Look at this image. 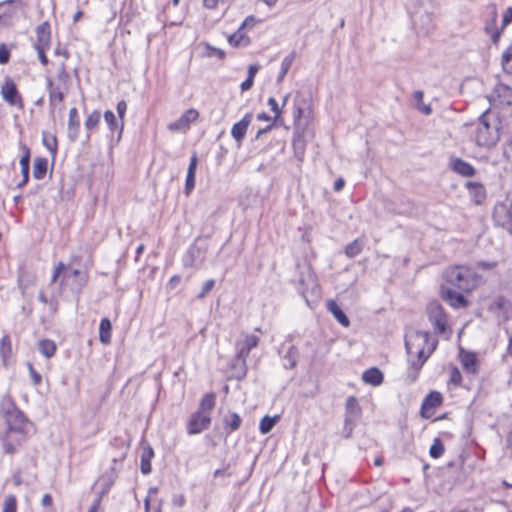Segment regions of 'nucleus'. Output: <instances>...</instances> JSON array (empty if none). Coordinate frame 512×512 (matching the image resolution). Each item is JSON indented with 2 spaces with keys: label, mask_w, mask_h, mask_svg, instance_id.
<instances>
[{
  "label": "nucleus",
  "mask_w": 512,
  "mask_h": 512,
  "mask_svg": "<svg viewBox=\"0 0 512 512\" xmlns=\"http://www.w3.org/2000/svg\"><path fill=\"white\" fill-rule=\"evenodd\" d=\"M437 346V340L427 331H411L406 334L405 348L408 356L409 368L407 379L410 383L417 380L419 373Z\"/></svg>",
  "instance_id": "f257e3e1"
},
{
  "label": "nucleus",
  "mask_w": 512,
  "mask_h": 512,
  "mask_svg": "<svg viewBox=\"0 0 512 512\" xmlns=\"http://www.w3.org/2000/svg\"><path fill=\"white\" fill-rule=\"evenodd\" d=\"M445 286L455 288L461 292H469L478 285V275L469 267L454 266L444 273Z\"/></svg>",
  "instance_id": "f03ea898"
},
{
  "label": "nucleus",
  "mask_w": 512,
  "mask_h": 512,
  "mask_svg": "<svg viewBox=\"0 0 512 512\" xmlns=\"http://www.w3.org/2000/svg\"><path fill=\"white\" fill-rule=\"evenodd\" d=\"M293 121L295 128H308L313 124V99L310 91H297L293 100Z\"/></svg>",
  "instance_id": "7ed1b4c3"
},
{
  "label": "nucleus",
  "mask_w": 512,
  "mask_h": 512,
  "mask_svg": "<svg viewBox=\"0 0 512 512\" xmlns=\"http://www.w3.org/2000/svg\"><path fill=\"white\" fill-rule=\"evenodd\" d=\"M428 319L434 327L436 334H442L446 331L447 317L443 307L438 302H431L427 306Z\"/></svg>",
  "instance_id": "20e7f679"
},
{
  "label": "nucleus",
  "mask_w": 512,
  "mask_h": 512,
  "mask_svg": "<svg viewBox=\"0 0 512 512\" xmlns=\"http://www.w3.org/2000/svg\"><path fill=\"white\" fill-rule=\"evenodd\" d=\"M88 275L86 272L73 269L66 272L61 280L62 287H68L73 293L79 294L86 285Z\"/></svg>",
  "instance_id": "39448f33"
},
{
  "label": "nucleus",
  "mask_w": 512,
  "mask_h": 512,
  "mask_svg": "<svg viewBox=\"0 0 512 512\" xmlns=\"http://www.w3.org/2000/svg\"><path fill=\"white\" fill-rule=\"evenodd\" d=\"M489 102L495 106L512 105V88L503 83H498L489 97Z\"/></svg>",
  "instance_id": "423d86ee"
},
{
  "label": "nucleus",
  "mask_w": 512,
  "mask_h": 512,
  "mask_svg": "<svg viewBox=\"0 0 512 512\" xmlns=\"http://www.w3.org/2000/svg\"><path fill=\"white\" fill-rule=\"evenodd\" d=\"M211 423L210 413L196 411L190 417L187 425V432L190 435L199 434L206 430Z\"/></svg>",
  "instance_id": "0eeeda50"
},
{
  "label": "nucleus",
  "mask_w": 512,
  "mask_h": 512,
  "mask_svg": "<svg viewBox=\"0 0 512 512\" xmlns=\"http://www.w3.org/2000/svg\"><path fill=\"white\" fill-rule=\"evenodd\" d=\"M259 343V337L253 334H242V339H240L237 344V359L242 361L245 364L246 359L250 353V351L257 347Z\"/></svg>",
  "instance_id": "6e6552de"
},
{
  "label": "nucleus",
  "mask_w": 512,
  "mask_h": 512,
  "mask_svg": "<svg viewBox=\"0 0 512 512\" xmlns=\"http://www.w3.org/2000/svg\"><path fill=\"white\" fill-rule=\"evenodd\" d=\"M49 90V106L54 112L56 109H60L64 99V92L67 90L66 86L57 85L51 79L47 81Z\"/></svg>",
  "instance_id": "1a4fd4ad"
},
{
  "label": "nucleus",
  "mask_w": 512,
  "mask_h": 512,
  "mask_svg": "<svg viewBox=\"0 0 512 512\" xmlns=\"http://www.w3.org/2000/svg\"><path fill=\"white\" fill-rule=\"evenodd\" d=\"M503 137L500 130H477L475 141L478 146L490 148Z\"/></svg>",
  "instance_id": "9d476101"
},
{
  "label": "nucleus",
  "mask_w": 512,
  "mask_h": 512,
  "mask_svg": "<svg viewBox=\"0 0 512 512\" xmlns=\"http://www.w3.org/2000/svg\"><path fill=\"white\" fill-rule=\"evenodd\" d=\"M1 94L3 99L10 105L21 103V97L17 90L16 84L9 77L5 78L4 83L1 86Z\"/></svg>",
  "instance_id": "9b49d317"
},
{
  "label": "nucleus",
  "mask_w": 512,
  "mask_h": 512,
  "mask_svg": "<svg viewBox=\"0 0 512 512\" xmlns=\"http://www.w3.org/2000/svg\"><path fill=\"white\" fill-rule=\"evenodd\" d=\"M456 290L455 288L443 285L441 289L442 298L454 308L466 307L467 300L462 293Z\"/></svg>",
  "instance_id": "f8f14e48"
},
{
  "label": "nucleus",
  "mask_w": 512,
  "mask_h": 512,
  "mask_svg": "<svg viewBox=\"0 0 512 512\" xmlns=\"http://www.w3.org/2000/svg\"><path fill=\"white\" fill-rule=\"evenodd\" d=\"M484 30L490 36L492 43L497 45L503 29L497 28V10L494 5L491 6V18L486 22Z\"/></svg>",
  "instance_id": "ddd939ff"
},
{
  "label": "nucleus",
  "mask_w": 512,
  "mask_h": 512,
  "mask_svg": "<svg viewBox=\"0 0 512 512\" xmlns=\"http://www.w3.org/2000/svg\"><path fill=\"white\" fill-rule=\"evenodd\" d=\"M449 166L455 173L464 177H472L476 172L475 168L470 163L460 158H451Z\"/></svg>",
  "instance_id": "4468645a"
},
{
  "label": "nucleus",
  "mask_w": 512,
  "mask_h": 512,
  "mask_svg": "<svg viewBox=\"0 0 512 512\" xmlns=\"http://www.w3.org/2000/svg\"><path fill=\"white\" fill-rule=\"evenodd\" d=\"M6 421L10 430H21L26 422L25 415L17 408H13L6 414Z\"/></svg>",
  "instance_id": "2eb2a0df"
},
{
  "label": "nucleus",
  "mask_w": 512,
  "mask_h": 512,
  "mask_svg": "<svg viewBox=\"0 0 512 512\" xmlns=\"http://www.w3.org/2000/svg\"><path fill=\"white\" fill-rule=\"evenodd\" d=\"M37 41L35 47H47L50 46L51 32L50 25L48 22H43L36 28Z\"/></svg>",
  "instance_id": "dca6fc26"
},
{
  "label": "nucleus",
  "mask_w": 512,
  "mask_h": 512,
  "mask_svg": "<svg viewBox=\"0 0 512 512\" xmlns=\"http://www.w3.org/2000/svg\"><path fill=\"white\" fill-rule=\"evenodd\" d=\"M465 186L469 192L470 197L477 205L484 202L486 199V190L481 183L467 182Z\"/></svg>",
  "instance_id": "f3484780"
},
{
  "label": "nucleus",
  "mask_w": 512,
  "mask_h": 512,
  "mask_svg": "<svg viewBox=\"0 0 512 512\" xmlns=\"http://www.w3.org/2000/svg\"><path fill=\"white\" fill-rule=\"evenodd\" d=\"M204 258H205V251L201 247H199L197 245H193L188 250V252L184 258V263L186 266L187 265L197 266L204 261Z\"/></svg>",
  "instance_id": "a211bd4d"
},
{
  "label": "nucleus",
  "mask_w": 512,
  "mask_h": 512,
  "mask_svg": "<svg viewBox=\"0 0 512 512\" xmlns=\"http://www.w3.org/2000/svg\"><path fill=\"white\" fill-rule=\"evenodd\" d=\"M198 117L199 113L197 110L193 108L188 109L176 122L171 123L168 128H187L189 125L195 123Z\"/></svg>",
  "instance_id": "6ab92c4d"
},
{
  "label": "nucleus",
  "mask_w": 512,
  "mask_h": 512,
  "mask_svg": "<svg viewBox=\"0 0 512 512\" xmlns=\"http://www.w3.org/2000/svg\"><path fill=\"white\" fill-rule=\"evenodd\" d=\"M198 164V158L196 154H193L187 170L186 181H185V193L189 195L195 187V174Z\"/></svg>",
  "instance_id": "aec40b11"
},
{
  "label": "nucleus",
  "mask_w": 512,
  "mask_h": 512,
  "mask_svg": "<svg viewBox=\"0 0 512 512\" xmlns=\"http://www.w3.org/2000/svg\"><path fill=\"white\" fill-rule=\"evenodd\" d=\"M306 141L304 138L303 130H296L293 136V149L296 158L302 161L305 154Z\"/></svg>",
  "instance_id": "412c9836"
},
{
  "label": "nucleus",
  "mask_w": 512,
  "mask_h": 512,
  "mask_svg": "<svg viewBox=\"0 0 512 512\" xmlns=\"http://www.w3.org/2000/svg\"><path fill=\"white\" fill-rule=\"evenodd\" d=\"M327 310L334 316V318L344 327H348L350 321L342 309L334 300H328L326 303Z\"/></svg>",
  "instance_id": "4be33fe9"
},
{
  "label": "nucleus",
  "mask_w": 512,
  "mask_h": 512,
  "mask_svg": "<svg viewBox=\"0 0 512 512\" xmlns=\"http://www.w3.org/2000/svg\"><path fill=\"white\" fill-rule=\"evenodd\" d=\"M383 379V373L376 367L367 369L362 375L363 382L373 386L380 385L383 382Z\"/></svg>",
  "instance_id": "5701e85b"
},
{
  "label": "nucleus",
  "mask_w": 512,
  "mask_h": 512,
  "mask_svg": "<svg viewBox=\"0 0 512 512\" xmlns=\"http://www.w3.org/2000/svg\"><path fill=\"white\" fill-rule=\"evenodd\" d=\"M228 42L233 47H247L250 44V38L246 35L245 30L239 27L228 37Z\"/></svg>",
  "instance_id": "b1692460"
},
{
  "label": "nucleus",
  "mask_w": 512,
  "mask_h": 512,
  "mask_svg": "<svg viewBox=\"0 0 512 512\" xmlns=\"http://www.w3.org/2000/svg\"><path fill=\"white\" fill-rule=\"evenodd\" d=\"M154 457V451L152 447L147 446L142 449L141 453V472L144 475H148L151 470V460Z\"/></svg>",
  "instance_id": "393cba45"
},
{
  "label": "nucleus",
  "mask_w": 512,
  "mask_h": 512,
  "mask_svg": "<svg viewBox=\"0 0 512 512\" xmlns=\"http://www.w3.org/2000/svg\"><path fill=\"white\" fill-rule=\"evenodd\" d=\"M36 282V277L33 274H30L28 272H22L18 276V287L21 291V294L25 296L27 290L34 286Z\"/></svg>",
  "instance_id": "a878e982"
},
{
  "label": "nucleus",
  "mask_w": 512,
  "mask_h": 512,
  "mask_svg": "<svg viewBox=\"0 0 512 512\" xmlns=\"http://www.w3.org/2000/svg\"><path fill=\"white\" fill-rule=\"evenodd\" d=\"M424 93L421 90H417L413 93V101L414 105L419 112L423 115H430L432 113V108L429 104H425L423 102Z\"/></svg>",
  "instance_id": "bb28decb"
},
{
  "label": "nucleus",
  "mask_w": 512,
  "mask_h": 512,
  "mask_svg": "<svg viewBox=\"0 0 512 512\" xmlns=\"http://www.w3.org/2000/svg\"><path fill=\"white\" fill-rule=\"evenodd\" d=\"M12 353L11 340L8 335H4L0 340V357L4 366L8 365V360Z\"/></svg>",
  "instance_id": "cd10ccee"
},
{
  "label": "nucleus",
  "mask_w": 512,
  "mask_h": 512,
  "mask_svg": "<svg viewBox=\"0 0 512 512\" xmlns=\"http://www.w3.org/2000/svg\"><path fill=\"white\" fill-rule=\"evenodd\" d=\"M112 325L108 318H103L99 325V338L103 344H108L111 341Z\"/></svg>",
  "instance_id": "c85d7f7f"
},
{
  "label": "nucleus",
  "mask_w": 512,
  "mask_h": 512,
  "mask_svg": "<svg viewBox=\"0 0 512 512\" xmlns=\"http://www.w3.org/2000/svg\"><path fill=\"white\" fill-rule=\"evenodd\" d=\"M20 149L23 152L20 158L21 173L29 179L30 149L23 143H20Z\"/></svg>",
  "instance_id": "c756f323"
},
{
  "label": "nucleus",
  "mask_w": 512,
  "mask_h": 512,
  "mask_svg": "<svg viewBox=\"0 0 512 512\" xmlns=\"http://www.w3.org/2000/svg\"><path fill=\"white\" fill-rule=\"evenodd\" d=\"M38 349L43 356L46 358H51L55 355L57 348L53 340L42 339L38 343Z\"/></svg>",
  "instance_id": "7c9ffc66"
},
{
  "label": "nucleus",
  "mask_w": 512,
  "mask_h": 512,
  "mask_svg": "<svg viewBox=\"0 0 512 512\" xmlns=\"http://www.w3.org/2000/svg\"><path fill=\"white\" fill-rule=\"evenodd\" d=\"M48 161L46 158L38 157L35 159L33 166V176L37 180H41L45 177L47 172Z\"/></svg>",
  "instance_id": "2f4dec72"
},
{
  "label": "nucleus",
  "mask_w": 512,
  "mask_h": 512,
  "mask_svg": "<svg viewBox=\"0 0 512 512\" xmlns=\"http://www.w3.org/2000/svg\"><path fill=\"white\" fill-rule=\"evenodd\" d=\"M363 247H364L363 240L360 238H357L353 242H351L350 244H348L346 246L345 254L349 258H354L361 253V251L363 250Z\"/></svg>",
  "instance_id": "473e14b6"
},
{
  "label": "nucleus",
  "mask_w": 512,
  "mask_h": 512,
  "mask_svg": "<svg viewBox=\"0 0 512 512\" xmlns=\"http://www.w3.org/2000/svg\"><path fill=\"white\" fill-rule=\"evenodd\" d=\"M442 395L437 391L430 392L423 401L422 408H435L441 405Z\"/></svg>",
  "instance_id": "72a5a7b5"
},
{
  "label": "nucleus",
  "mask_w": 512,
  "mask_h": 512,
  "mask_svg": "<svg viewBox=\"0 0 512 512\" xmlns=\"http://www.w3.org/2000/svg\"><path fill=\"white\" fill-rule=\"evenodd\" d=\"M360 415V407L355 397H349L346 402V415L350 416L353 421Z\"/></svg>",
  "instance_id": "f704fd0d"
},
{
  "label": "nucleus",
  "mask_w": 512,
  "mask_h": 512,
  "mask_svg": "<svg viewBox=\"0 0 512 512\" xmlns=\"http://www.w3.org/2000/svg\"><path fill=\"white\" fill-rule=\"evenodd\" d=\"M215 406V394L209 393L206 394L201 402L198 411H202L204 413H209Z\"/></svg>",
  "instance_id": "c9c22d12"
},
{
  "label": "nucleus",
  "mask_w": 512,
  "mask_h": 512,
  "mask_svg": "<svg viewBox=\"0 0 512 512\" xmlns=\"http://www.w3.org/2000/svg\"><path fill=\"white\" fill-rule=\"evenodd\" d=\"M43 144L53 154L57 151V139L56 136L47 130L43 133Z\"/></svg>",
  "instance_id": "e433bc0d"
},
{
  "label": "nucleus",
  "mask_w": 512,
  "mask_h": 512,
  "mask_svg": "<svg viewBox=\"0 0 512 512\" xmlns=\"http://www.w3.org/2000/svg\"><path fill=\"white\" fill-rule=\"evenodd\" d=\"M278 417L264 416L259 424V430L262 434L269 433L277 422Z\"/></svg>",
  "instance_id": "4c0bfd02"
},
{
  "label": "nucleus",
  "mask_w": 512,
  "mask_h": 512,
  "mask_svg": "<svg viewBox=\"0 0 512 512\" xmlns=\"http://www.w3.org/2000/svg\"><path fill=\"white\" fill-rule=\"evenodd\" d=\"M462 365L465 370L471 373L476 372V357L474 354H465L461 359Z\"/></svg>",
  "instance_id": "58836bf2"
},
{
  "label": "nucleus",
  "mask_w": 512,
  "mask_h": 512,
  "mask_svg": "<svg viewBox=\"0 0 512 512\" xmlns=\"http://www.w3.org/2000/svg\"><path fill=\"white\" fill-rule=\"evenodd\" d=\"M1 512H17V499L13 494L5 497Z\"/></svg>",
  "instance_id": "ea45409f"
},
{
  "label": "nucleus",
  "mask_w": 512,
  "mask_h": 512,
  "mask_svg": "<svg viewBox=\"0 0 512 512\" xmlns=\"http://www.w3.org/2000/svg\"><path fill=\"white\" fill-rule=\"evenodd\" d=\"M285 360V367L286 368H294L297 363V349L295 346H291L289 350L287 351L286 355L284 356Z\"/></svg>",
  "instance_id": "a19ab883"
},
{
  "label": "nucleus",
  "mask_w": 512,
  "mask_h": 512,
  "mask_svg": "<svg viewBox=\"0 0 512 512\" xmlns=\"http://www.w3.org/2000/svg\"><path fill=\"white\" fill-rule=\"evenodd\" d=\"M180 0H171L164 9V12L166 13V17L168 20H170V25H180L183 21V16H180L178 18L171 19L170 18V12L172 7L178 6Z\"/></svg>",
  "instance_id": "79ce46f5"
},
{
  "label": "nucleus",
  "mask_w": 512,
  "mask_h": 512,
  "mask_svg": "<svg viewBox=\"0 0 512 512\" xmlns=\"http://www.w3.org/2000/svg\"><path fill=\"white\" fill-rule=\"evenodd\" d=\"M69 79H70V76H69L68 72L66 71V65L64 62H61L59 65V68H58V73H57V80H58L57 85H62V86L67 87Z\"/></svg>",
  "instance_id": "37998d69"
},
{
  "label": "nucleus",
  "mask_w": 512,
  "mask_h": 512,
  "mask_svg": "<svg viewBox=\"0 0 512 512\" xmlns=\"http://www.w3.org/2000/svg\"><path fill=\"white\" fill-rule=\"evenodd\" d=\"M241 422V417L237 413H231L230 419L225 420V428L236 431L240 428Z\"/></svg>",
  "instance_id": "c03bdc74"
},
{
  "label": "nucleus",
  "mask_w": 512,
  "mask_h": 512,
  "mask_svg": "<svg viewBox=\"0 0 512 512\" xmlns=\"http://www.w3.org/2000/svg\"><path fill=\"white\" fill-rule=\"evenodd\" d=\"M429 453H430V456L433 458H439L443 455L444 445L442 444V442L439 439H435V441L433 442V444L430 447Z\"/></svg>",
  "instance_id": "a18cd8bd"
},
{
  "label": "nucleus",
  "mask_w": 512,
  "mask_h": 512,
  "mask_svg": "<svg viewBox=\"0 0 512 512\" xmlns=\"http://www.w3.org/2000/svg\"><path fill=\"white\" fill-rule=\"evenodd\" d=\"M205 47H206V56H208V57L216 56L221 60L225 59L226 53L224 50L216 48L208 43L206 44Z\"/></svg>",
  "instance_id": "49530a36"
},
{
  "label": "nucleus",
  "mask_w": 512,
  "mask_h": 512,
  "mask_svg": "<svg viewBox=\"0 0 512 512\" xmlns=\"http://www.w3.org/2000/svg\"><path fill=\"white\" fill-rule=\"evenodd\" d=\"M101 114L98 111H93L86 119L85 126L86 128H94L100 122Z\"/></svg>",
  "instance_id": "de8ad7c7"
},
{
  "label": "nucleus",
  "mask_w": 512,
  "mask_h": 512,
  "mask_svg": "<svg viewBox=\"0 0 512 512\" xmlns=\"http://www.w3.org/2000/svg\"><path fill=\"white\" fill-rule=\"evenodd\" d=\"M296 52L295 51H292L290 52L283 60H282V63H281V70L286 71L288 72L289 69L291 68L294 60L296 59Z\"/></svg>",
  "instance_id": "09e8293b"
},
{
  "label": "nucleus",
  "mask_w": 512,
  "mask_h": 512,
  "mask_svg": "<svg viewBox=\"0 0 512 512\" xmlns=\"http://www.w3.org/2000/svg\"><path fill=\"white\" fill-rule=\"evenodd\" d=\"M462 382L461 372L457 367H453L450 371L449 384L459 386Z\"/></svg>",
  "instance_id": "8fccbe9b"
},
{
  "label": "nucleus",
  "mask_w": 512,
  "mask_h": 512,
  "mask_svg": "<svg viewBox=\"0 0 512 512\" xmlns=\"http://www.w3.org/2000/svg\"><path fill=\"white\" fill-rule=\"evenodd\" d=\"M491 117H495V114L490 109L486 110L480 116V123L484 126V128L489 129L492 126V123L490 122Z\"/></svg>",
  "instance_id": "3c124183"
},
{
  "label": "nucleus",
  "mask_w": 512,
  "mask_h": 512,
  "mask_svg": "<svg viewBox=\"0 0 512 512\" xmlns=\"http://www.w3.org/2000/svg\"><path fill=\"white\" fill-rule=\"evenodd\" d=\"M355 426V421L352 420L350 416H345V423H344V437L349 438L353 432Z\"/></svg>",
  "instance_id": "603ef678"
},
{
  "label": "nucleus",
  "mask_w": 512,
  "mask_h": 512,
  "mask_svg": "<svg viewBox=\"0 0 512 512\" xmlns=\"http://www.w3.org/2000/svg\"><path fill=\"white\" fill-rule=\"evenodd\" d=\"M22 4V1L21 0H6L4 2H1L0 3V9L1 8H6L7 7V12L5 11L3 13L4 16H11L13 11L10 9L12 5H17V6H21Z\"/></svg>",
  "instance_id": "864d4df0"
},
{
  "label": "nucleus",
  "mask_w": 512,
  "mask_h": 512,
  "mask_svg": "<svg viewBox=\"0 0 512 512\" xmlns=\"http://www.w3.org/2000/svg\"><path fill=\"white\" fill-rule=\"evenodd\" d=\"M69 128H73L75 126H79V115L78 111L75 107L71 108L69 110V121H68Z\"/></svg>",
  "instance_id": "5fc2aeb1"
},
{
  "label": "nucleus",
  "mask_w": 512,
  "mask_h": 512,
  "mask_svg": "<svg viewBox=\"0 0 512 512\" xmlns=\"http://www.w3.org/2000/svg\"><path fill=\"white\" fill-rule=\"evenodd\" d=\"M268 105L270 106L271 110L274 112V121L277 122L280 115H281V108L278 105V102L275 98L270 97L268 99Z\"/></svg>",
  "instance_id": "6e6d98bb"
},
{
  "label": "nucleus",
  "mask_w": 512,
  "mask_h": 512,
  "mask_svg": "<svg viewBox=\"0 0 512 512\" xmlns=\"http://www.w3.org/2000/svg\"><path fill=\"white\" fill-rule=\"evenodd\" d=\"M10 60V50L6 44H0V64H7Z\"/></svg>",
  "instance_id": "4d7b16f0"
},
{
  "label": "nucleus",
  "mask_w": 512,
  "mask_h": 512,
  "mask_svg": "<svg viewBox=\"0 0 512 512\" xmlns=\"http://www.w3.org/2000/svg\"><path fill=\"white\" fill-rule=\"evenodd\" d=\"M215 286V280H207L203 286L201 292L198 294V298H204Z\"/></svg>",
  "instance_id": "13d9d810"
},
{
  "label": "nucleus",
  "mask_w": 512,
  "mask_h": 512,
  "mask_svg": "<svg viewBox=\"0 0 512 512\" xmlns=\"http://www.w3.org/2000/svg\"><path fill=\"white\" fill-rule=\"evenodd\" d=\"M253 119V115L247 113L240 121L236 122L232 128H248Z\"/></svg>",
  "instance_id": "bf43d9fd"
},
{
  "label": "nucleus",
  "mask_w": 512,
  "mask_h": 512,
  "mask_svg": "<svg viewBox=\"0 0 512 512\" xmlns=\"http://www.w3.org/2000/svg\"><path fill=\"white\" fill-rule=\"evenodd\" d=\"M258 22H260V20L250 15L245 18L240 27L246 31L247 29L253 28Z\"/></svg>",
  "instance_id": "052dcab7"
},
{
  "label": "nucleus",
  "mask_w": 512,
  "mask_h": 512,
  "mask_svg": "<svg viewBox=\"0 0 512 512\" xmlns=\"http://www.w3.org/2000/svg\"><path fill=\"white\" fill-rule=\"evenodd\" d=\"M104 119H105L107 125L109 126V128H117L116 118L112 111L107 110L104 113Z\"/></svg>",
  "instance_id": "680f3d73"
},
{
  "label": "nucleus",
  "mask_w": 512,
  "mask_h": 512,
  "mask_svg": "<svg viewBox=\"0 0 512 512\" xmlns=\"http://www.w3.org/2000/svg\"><path fill=\"white\" fill-rule=\"evenodd\" d=\"M246 130H231V134L236 142V147H240L241 141L245 137Z\"/></svg>",
  "instance_id": "e2e57ef3"
},
{
  "label": "nucleus",
  "mask_w": 512,
  "mask_h": 512,
  "mask_svg": "<svg viewBox=\"0 0 512 512\" xmlns=\"http://www.w3.org/2000/svg\"><path fill=\"white\" fill-rule=\"evenodd\" d=\"M510 23H512V7H508L504 12L502 19V29L504 30V28Z\"/></svg>",
  "instance_id": "0e129e2a"
},
{
  "label": "nucleus",
  "mask_w": 512,
  "mask_h": 512,
  "mask_svg": "<svg viewBox=\"0 0 512 512\" xmlns=\"http://www.w3.org/2000/svg\"><path fill=\"white\" fill-rule=\"evenodd\" d=\"M28 369H29L33 384L39 385L42 381L41 375L38 372H36V370L33 368L32 364L28 365Z\"/></svg>",
  "instance_id": "69168bd1"
},
{
  "label": "nucleus",
  "mask_w": 512,
  "mask_h": 512,
  "mask_svg": "<svg viewBox=\"0 0 512 512\" xmlns=\"http://www.w3.org/2000/svg\"><path fill=\"white\" fill-rule=\"evenodd\" d=\"M38 53V58L44 66L48 64V58L45 54V50L48 49L47 47H35Z\"/></svg>",
  "instance_id": "338daca9"
},
{
  "label": "nucleus",
  "mask_w": 512,
  "mask_h": 512,
  "mask_svg": "<svg viewBox=\"0 0 512 512\" xmlns=\"http://www.w3.org/2000/svg\"><path fill=\"white\" fill-rule=\"evenodd\" d=\"M506 448L509 455L512 457V429L508 432L506 436Z\"/></svg>",
  "instance_id": "774afa93"
}]
</instances>
